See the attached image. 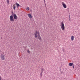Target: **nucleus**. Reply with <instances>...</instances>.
<instances>
[{"mask_svg":"<svg viewBox=\"0 0 80 80\" xmlns=\"http://www.w3.org/2000/svg\"><path fill=\"white\" fill-rule=\"evenodd\" d=\"M73 68H74V66L73 65Z\"/></svg>","mask_w":80,"mask_h":80,"instance_id":"f3484780","label":"nucleus"},{"mask_svg":"<svg viewBox=\"0 0 80 80\" xmlns=\"http://www.w3.org/2000/svg\"><path fill=\"white\" fill-rule=\"evenodd\" d=\"M0 80H2V76L0 75Z\"/></svg>","mask_w":80,"mask_h":80,"instance_id":"2eb2a0df","label":"nucleus"},{"mask_svg":"<svg viewBox=\"0 0 80 80\" xmlns=\"http://www.w3.org/2000/svg\"><path fill=\"white\" fill-rule=\"evenodd\" d=\"M71 39L72 41H73L74 40V36H72L71 37Z\"/></svg>","mask_w":80,"mask_h":80,"instance_id":"9d476101","label":"nucleus"},{"mask_svg":"<svg viewBox=\"0 0 80 80\" xmlns=\"http://www.w3.org/2000/svg\"><path fill=\"white\" fill-rule=\"evenodd\" d=\"M28 17H29V18H32V15H31V14L30 13L28 14Z\"/></svg>","mask_w":80,"mask_h":80,"instance_id":"6e6552de","label":"nucleus"},{"mask_svg":"<svg viewBox=\"0 0 80 80\" xmlns=\"http://www.w3.org/2000/svg\"><path fill=\"white\" fill-rule=\"evenodd\" d=\"M16 5L17 8H18L19 7H20V5L18 3L16 2Z\"/></svg>","mask_w":80,"mask_h":80,"instance_id":"1a4fd4ad","label":"nucleus"},{"mask_svg":"<svg viewBox=\"0 0 80 80\" xmlns=\"http://www.w3.org/2000/svg\"><path fill=\"white\" fill-rule=\"evenodd\" d=\"M4 54V52H2L1 54L0 58L2 60H5V55H3Z\"/></svg>","mask_w":80,"mask_h":80,"instance_id":"7ed1b4c3","label":"nucleus"},{"mask_svg":"<svg viewBox=\"0 0 80 80\" xmlns=\"http://www.w3.org/2000/svg\"><path fill=\"white\" fill-rule=\"evenodd\" d=\"M70 20V19H69Z\"/></svg>","mask_w":80,"mask_h":80,"instance_id":"6ab92c4d","label":"nucleus"},{"mask_svg":"<svg viewBox=\"0 0 80 80\" xmlns=\"http://www.w3.org/2000/svg\"><path fill=\"white\" fill-rule=\"evenodd\" d=\"M13 16L14 19H15V20H17L18 17H17V15L16 14H14Z\"/></svg>","mask_w":80,"mask_h":80,"instance_id":"0eeeda50","label":"nucleus"},{"mask_svg":"<svg viewBox=\"0 0 80 80\" xmlns=\"http://www.w3.org/2000/svg\"><path fill=\"white\" fill-rule=\"evenodd\" d=\"M9 0H7V2L8 3V4H9Z\"/></svg>","mask_w":80,"mask_h":80,"instance_id":"4468645a","label":"nucleus"},{"mask_svg":"<svg viewBox=\"0 0 80 80\" xmlns=\"http://www.w3.org/2000/svg\"><path fill=\"white\" fill-rule=\"evenodd\" d=\"M12 8L14 10H15V8H16V6H15V5L14 4L12 6Z\"/></svg>","mask_w":80,"mask_h":80,"instance_id":"9b49d317","label":"nucleus"},{"mask_svg":"<svg viewBox=\"0 0 80 80\" xmlns=\"http://www.w3.org/2000/svg\"><path fill=\"white\" fill-rule=\"evenodd\" d=\"M27 52L28 53H30V51H29V50L27 51Z\"/></svg>","mask_w":80,"mask_h":80,"instance_id":"dca6fc26","label":"nucleus"},{"mask_svg":"<svg viewBox=\"0 0 80 80\" xmlns=\"http://www.w3.org/2000/svg\"><path fill=\"white\" fill-rule=\"evenodd\" d=\"M61 4L62 7H63V8H67V5L65 4V2H62Z\"/></svg>","mask_w":80,"mask_h":80,"instance_id":"20e7f679","label":"nucleus"},{"mask_svg":"<svg viewBox=\"0 0 80 80\" xmlns=\"http://www.w3.org/2000/svg\"><path fill=\"white\" fill-rule=\"evenodd\" d=\"M45 70V69L44 68H42L41 70V73L40 75L41 76H42V73H43V71Z\"/></svg>","mask_w":80,"mask_h":80,"instance_id":"423d86ee","label":"nucleus"},{"mask_svg":"<svg viewBox=\"0 0 80 80\" xmlns=\"http://www.w3.org/2000/svg\"><path fill=\"white\" fill-rule=\"evenodd\" d=\"M69 65L70 67H71V66H72V65H73V63H70L69 64Z\"/></svg>","mask_w":80,"mask_h":80,"instance_id":"f8f14e48","label":"nucleus"},{"mask_svg":"<svg viewBox=\"0 0 80 80\" xmlns=\"http://www.w3.org/2000/svg\"><path fill=\"white\" fill-rule=\"evenodd\" d=\"M44 2H45V0H44Z\"/></svg>","mask_w":80,"mask_h":80,"instance_id":"a211bd4d","label":"nucleus"},{"mask_svg":"<svg viewBox=\"0 0 80 80\" xmlns=\"http://www.w3.org/2000/svg\"><path fill=\"white\" fill-rule=\"evenodd\" d=\"M62 30L63 31L65 30V25H64V22H61V25L60 26Z\"/></svg>","mask_w":80,"mask_h":80,"instance_id":"f03ea898","label":"nucleus"},{"mask_svg":"<svg viewBox=\"0 0 80 80\" xmlns=\"http://www.w3.org/2000/svg\"><path fill=\"white\" fill-rule=\"evenodd\" d=\"M35 38H38V39L39 40H41V37L40 35V32L39 31H35L34 32Z\"/></svg>","mask_w":80,"mask_h":80,"instance_id":"f257e3e1","label":"nucleus"},{"mask_svg":"<svg viewBox=\"0 0 80 80\" xmlns=\"http://www.w3.org/2000/svg\"><path fill=\"white\" fill-rule=\"evenodd\" d=\"M15 20L13 18V16L11 15L10 17V22H14Z\"/></svg>","mask_w":80,"mask_h":80,"instance_id":"39448f33","label":"nucleus"},{"mask_svg":"<svg viewBox=\"0 0 80 80\" xmlns=\"http://www.w3.org/2000/svg\"><path fill=\"white\" fill-rule=\"evenodd\" d=\"M30 10V8H29V7H27L26 8V10H27L28 11V10Z\"/></svg>","mask_w":80,"mask_h":80,"instance_id":"ddd939ff","label":"nucleus"}]
</instances>
